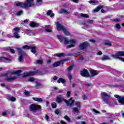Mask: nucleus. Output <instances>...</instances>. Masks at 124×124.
<instances>
[{"label": "nucleus", "instance_id": "obj_1", "mask_svg": "<svg viewBox=\"0 0 124 124\" xmlns=\"http://www.w3.org/2000/svg\"><path fill=\"white\" fill-rule=\"evenodd\" d=\"M57 36L60 42H63L64 39V44L66 45H67V44H70L67 46V49H69V48H72V47H75V45H76V41H75V40L72 39L69 41L67 38L63 37L62 35H57Z\"/></svg>", "mask_w": 124, "mask_h": 124}, {"label": "nucleus", "instance_id": "obj_2", "mask_svg": "<svg viewBox=\"0 0 124 124\" xmlns=\"http://www.w3.org/2000/svg\"><path fill=\"white\" fill-rule=\"evenodd\" d=\"M34 0H26V2H18L16 4V6H19V7H22L23 8H26V7H31L34 5L33 1Z\"/></svg>", "mask_w": 124, "mask_h": 124}, {"label": "nucleus", "instance_id": "obj_3", "mask_svg": "<svg viewBox=\"0 0 124 124\" xmlns=\"http://www.w3.org/2000/svg\"><path fill=\"white\" fill-rule=\"evenodd\" d=\"M56 25L57 31H62L65 35H69V34H70L69 32L67 31V30H66V28L63 26L62 25V24H61L60 23L57 22Z\"/></svg>", "mask_w": 124, "mask_h": 124}, {"label": "nucleus", "instance_id": "obj_4", "mask_svg": "<svg viewBox=\"0 0 124 124\" xmlns=\"http://www.w3.org/2000/svg\"><path fill=\"white\" fill-rule=\"evenodd\" d=\"M110 56L112 57L113 59H119L120 61L123 62H124V58L119 57H124V51H120L117 52V53L115 54H111Z\"/></svg>", "mask_w": 124, "mask_h": 124}, {"label": "nucleus", "instance_id": "obj_5", "mask_svg": "<svg viewBox=\"0 0 124 124\" xmlns=\"http://www.w3.org/2000/svg\"><path fill=\"white\" fill-rule=\"evenodd\" d=\"M29 109L30 111L31 112H36L37 110H39L40 109H41V106L39 105H36L34 104H32L29 107Z\"/></svg>", "mask_w": 124, "mask_h": 124}, {"label": "nucleus", "instance_id": "obj_6", "mask_svg": "<svg viewBox=\"0 0 124 124\" xmlns=\"http://www.w3.org/2000/svg\"><path fill=\"white\" fill-rule=\"evenodd\" d=\"M20 73H21V70H18L15 73V74H16L15 76L13 77H8L6 78V80H7V81H14L15 79H17L18 76L21 75H20Z\"/></svg>", "mask_w": 124, "mask_h": 124}, {"label": "nucleus", "instance_id": "obj_7", "mask_svg": "<svg viewBox=\"0 0 124 124\" xmlns=\"http://www.w3.org/2000/svg\"><path fill=\"white\" fill-rule=\"evenodd\" d=\"M101 96L103 99V101L107 103L108 102V100H109V98L110 97V95L109 94L105 93V92H102L101 93Z\"/></svg>", "mask_w": 124, "mask_h": 124}, {"label": "nucleus", "instance_id": "obj_8", "mask_svg": "<svg viewBox=\"0 0 124 124\" xmlns=\"http://www.w3.org/2000/svg\"><path fill=\"white\" fill-rule=\"evenodd\" d=\"M12 62V57L8 56L7 57H0V62Z\"/></svg>", "mask_w": 124, "mask_h": 124}, {"label": "nucleus", "instance_id": "obj_9", "mask_svg": "<svg viewBox=\"0 0 124 124\" xmlns=\"http://www.w3.org/2000/svg\"><path fill=\"white\" fill-rule=\"evenodd\" d=\"M115 97L117 98V100L119 102V103H120L121 105H124V97L121 96L119 95L115 94L114 95Z\"/></svg>", "mask_w": 124, "mask_h": 124}, {"label": "nucleus", "instance_id": "obj_10", "mask_svg": "<svg viewBox=\"0 0 124 124\" xmlns=\"http://www.w3.org/2000/svg\"><path fill=\"white\" fill-rule=\"evenodd\" d=\"M36 72H25L24 74H22V77H27L28 76H32V75H35Z\"/></svg>", "mask_w": 124, "mask_h": 124}, {"label": "nucleus", "instance_id": "obj_11", "mask_svg": "<svg viewBox=\"0 0 124 124\" xmlns=\"http://www.w3.org/2000/svg\"><path fill=\"white\" fill-rule=\"evenodd\" d=\"M73 99V98H71L69 101H67L66 99L64 100V102H65L67 106H72V105H73L75 100Z\"/></svg>", "mask_w": 124, "mask_h": 124}, {"label": "nucleus", "instance_id": "obj_12", "mask_svg": "<svg viewBox=\"0 0 124 124\" xmlns=\"http://www.w3.org/2000/svg\"><path fill=\"white\" fill-rule=\"evenodd\" d=\"M89 46V44L87 42H84L80 44L79 47V49L81 50H84V49H86L87 47Z\"/></svg>", "mask_w": 124, "mask_h": 124}, {"label": "nucleus", "instance_id": "obj_13", "mask_svg": "<svg viewBox=\"0 0 124 124\" xmlns=\"http://www.w3.org/2000/svg\"><path fill=\"white\" fill-rule=\"evenodd\" d=\"M80 75L81 76L83 77H88L90 76V74H89V72L88 70L84 69L80 72Z\"/></svg>", "mask_w": 124, "mask_h": 124}, {"label": "nucleus", "instance_id": "obj_14", "mask_svg": "<svg viewBox=\"0 0 124 124\" xmlns=\"http://www.w3.org/2000/svg\"><path fill=\"white\" fill-rule=\"evenodd\" d=\"M17 51H18V54L19 55V62H22V61H23V52H22V49L18 48Z\"/></svg>", "mask_w": 124, "mask_h": 124}, {"label": "nucleus", "instance_id": "obj_15", "mask_svg": "<svg viewBox=\"0 0 124 124\" xmlns=\"http://www.w3.org/2000/svg\"><path fill=\"white\" fill-rule=\"evenodd\" d=\"M30 26L32 28H37V27L39 26V24L34 22H31Z\"/></svg>", "mask_w": 124, "mask_h": 124}, {"label": "nucleus", "instance_id": "obj_16", "mask_svg": "<svg viewBox=\"0 0 124 124\" xmlns=\"http://www.w3.org/2000/svg\"><path fill=\"white\" fill-rule=\"evenodd\" d=\"M61 63H63V61L61 60L60 61H58L54 63H53V66L54 67H57V66H59L60 64Z\"/></svg>", "mask_w": 124, "mask_h": 124}, {"label": "nucleus", "instance_id": "obj_17", "mask_svg": "<svg viewBox=\"0 0 124 124\" xmlns=\"http://www.w3.org/2000/svg\"><path fill=\"white\" fill-rule=\"evenodd\" d=\"M65 100L66 99H65L64 98H63L62 97H57L56 98V102H57V103H61V102H62V101L64 102V100Z\"/></svg>", "mask_w": 124, "mask_h": 124}, {"label": "nucleus", "instance_id": "obj_18", "mask_svg": "<svg viewBox=\"0 0 124 124\" xmlns=\"http://www.w3.org/2000/svg\"><path fill=\"white\" fill-rule=\"evenodd\" d=\"M90 73L92 77H93V76H95V75H97L98 74L97 71H94L93 70H91Z\"/></svg>", "mask_w": 124, "mask_h": 124}, {"label": "nucleus", "instance_id": "obj_19", "mask_svg": "<svg viewBox=\"0 0 124 124\" xmlns=\"http://www.w3.org/2000/svg\"><path fill=\"white\" fill-rule=\"evenodd\" d=\"M46 31H47V32H52V30L49 29H52V27H51V25H46Z\"/></svg>", "mask_w": 124, "mask_h": 124}, {"label": "nucleus", "instance_id": "obj_20", "mask_svg": "<svg viewBox=\"0 0 124 124\" xmlns=\"http://www.w3.org/2000/svg\"><path fill=\"white\" fill-rule=\"evenodd\" d=\"M104 6H103V5L99 6L93 10V12H98L100 9H102V8H104Z\"/></svg>", "mask_w": 124, "mask_h": 124}, {"label": "nucleus", "instance_id": "obj_21", "mask_svg": "<svg viewBox=\"0 0 124 124\" xmlns=\"http://www.w3.org/2000/svg\"><path fill=\"white\" fill-rule=\"evenodd\" d=\"M72 110L74 113H77L78 114L80 113V109L78 108H73Z\"/></svg>", "mask_w": 124, "mask_h": 124}, {"label": "nucleus", "instance_id": "obj_22", "mask_svg": "<svg viewBox=\"0 0 124 124\" xmlns=\"http://www.w3.org/2000/svg\"><path fill=\"white\" fill-rule=\"evenodd\" d=\"M32 99L34 101H37L38 102H42L43 100L41 98L32 97Z\"/></svg>", "mask_w": 124, "mask_h": 124}, {"label": "nucleus", "instance_id": "obj_23", "mask_svg": "<svg viewBox=\"0 0 124 124\" xmlns=\"http://www.w3.org/2000/svg\"><path fill=\"white\" fill-rule=\"evenodd\" d=\"M19 31H20V28L19 27H16L15 28L12 32L13 33H14V32L16 33H19Z\"/></svg>", "mask_w": 124, "mask_h": 124}, {"label": "nucleus", "instance_id": "obj_24", "mask_svg": "<svg viewBox=\"0 0 124 124\" xmlns=\"http://www.w3.org/2000/svg\"><path fill=\"white\" fill-rule=\"evenodd\" d=\"M101 61L110 60L111 59L109 58L108 56L104 55L103 57L101 59Z\"/></svg>", "mask_w": 124, "mask_h": 124}, {"label": "nucleus", "instance_id": "obj_25", "mask_svg": "<svg viewBox=\"0 0 124 124\" xmlns=\"http://www.w3.org/2000/svg\"><path fill=\"white\" fill-rule=\"evenodd\" d=\"M59 13H60L61 14L62 13H65V14H69V12L67 11L66 10L62 9L59 12Z\"/></svg>", "mask_w": 124, "mask_h": 124}, {"label": "nucleus", "instance_id": "obj_26", "mask_svg": "<svg viewBox=\"0 0 124 124\" xmlns=\"http://www.w3.org/2000/svg\"><path fill=\"white\" fill-rule=\"evenodd\" d=\"M105 45H107L108 46H112V43L110 41H106L104 42Z\"/></svg>", "mask_w": 124, "mask_h": 124}, {"label": "nucleus", "instance_id": "obj_27", "mask_svg": "<svg viewBox=\"0 0 124 124\" xmlns=\"http://www.w3.org/2000/svg\"><path fill=\"white\" fill-rule=\"evenodd\" d=\"M26 34H27L28 35H30V36L31 35H33V33L31 30H27L26 31Z\"/></svg>", "mask_w": 124, "mask_h": 124}, {"label": "nucleus", "instance_id": "obj_28", "mask_svg": "<svg viewBox=\"0 0 124 124\" xmlns=\"http://www.w3.org/2000/svg\"><path fill=\"white\" fill-rule=\"evenodd\" d=\"M80 17H83V18H89V15L85 14H80Z\"/></svg>", "mask_w": 124, "mask_h": 124}, {"label": "nucleus", "instance_id": "obj_29", "mask_svg": "<svg viewBox=\"0 0 124 124\" xmlns=\"http://www.w3.org/2000/svg\"><path fill=\"white\" fill-rule=\"evenodd\" d=\"M75 105L77 107V108H78V109H80L81 108V103L79 102H76L75 103Z\"/></svg>", "mask_w": 124, "mask_h": 124}, {"label": "nucleus", "instance_id": "obj_30", "mask_svg": "<svg viewBox=\"0 0 124 124\" xmlns=\"http://www.w3.org/2000/svg\"><path fill=\"white\" fill-rule=\"evenodd\" d=\"M61 82L63 84V83H65V81L63 79V78H60L57 80V83L60 84Z\"/></svg>", "mask_w": 124, "mask_h": 124}, {"label": "nucleus", "instance_id": "obj_31", "mask_svg": "<svg viewBox=\"0 0 124 124\" xmlns=\"http://www.w3.org/2000/svg\"><path fill=\"white\" fill-rule=\"evenodd\" d=\"M9 99L10 101H12L13 102L16 101V98H15V97H13V96L9 97Z\"/></svg>", "mask_w": 124, "mask_h": 124}, {"label": "nucleus", "instance_id": "obj_32", "mask_svg": "<svg viewBox=\"0 0 124 124\" xmlns=\"http://www.w3.org/2000/svg\"><path fill=\"white\" fill-rule=\"evenodd\" d=\"M30 49H31V52L32 53H35V51H36L35 46H32V47L31 46Z\"/></svg>", "mask_w": 124, "mask_h": 124}, {"label": "nucleus", "instance_id": "obj_33", "mask_svg": "<svg viewBox=\"0 0 124 124\" xmlns=\"http://www.w3.org/2000/svg\"><path fill=\"white\" fill-rule=\"evenodd\" d=\"M18 33H16V32L13 33L14 36L15 37V38H17V39L20 38V36Z\"/></svg>", "mask_w": 124, "mask_h": 124}, {"label": "nucleus", "instance_id": "obj_34", "mask_svg": "<svg viewBox=\"0 0 124 124\" xmlns=\"http://www.w3.org/2000/svg\"><path fill=\"white\" fill-rule=\"evenodd\" d=\"M36 3L38 5H41L42 4V0H36Z\"/></svg>", "mask_w": 124, "mask_h": 124}, {"label": "nucleus", "instance_id": "obj_35", "mask_svg": "<svg viewBox=\"0 0 124 124\" xmlns=\"http://www.w3.org/2000/svg\"><path fill=\"white\" fill-rule=\"evenodd\" d=\"M64 118L66 121H67L69 123H70V118H69V117H68L67 115L65 116Z\"/></svg>", "mask_w": 124, "mask_h": 124}, {"label": "nucleus", "instance_id": "obj_36", "mask_svg": "<svg viewBox=\"0 0 124 124\" xmlns=\"http://www.w3.org/2000/svg\"><path fill=\"white\" fill-rule=\"evenodd\" d=\"M56 56H57V57H62L64 56V54H63V53H57L56 54Z\"/></svg>", "mask_w": 124, "mask_h": 124}, {"label": "nucleus", "instance_id": "obj_37", "mask_svg": "<svg viewBox=\"0 0 124 124\" xmlns=\"http://www.w3.org/2000/svg\"><path fill=\"white\" fill-rule=\"evenodd\" d=\"M23 49H31V46L28 45H25L22 46Z\"/></svg>", "mask_w": 124, "mask_h": 124}, {"label": "nucleus", "instance_id": "obj_38", "mask_svg": "<svg viewBox=\"0 0 124 124\" xmlns=\"http://www.w3.org/2000/svg\"><path fill=\"white\" fill-rule=\"evenodd\" d=\"M82 25L83 26L82 27L83 29H87V23H86L85 22H83L82 23Z\"/></svg>", "mask_w": 124, "mask_h": 124}, {"label": "nucleus", "instance_id": "obj_39", "mask_svg": "<svg viewBox=\"0 0 124 124\" xmlns=\"http://www.w3.org/2000/svg\"><path fill=\"white\" fill-rule=\"evenodd\" d=\"M51 106L52 107V108H56V107H57V104H56L55 102H53L51 104Z\"/></svg>", "mask_w": 124, "mask_h": 124}, {"label": "nucleus", "instance_id": "obj_40", "mask_svg": "<svg viewBox=\"0 0 124 124\" xmlns=\"http://www.w3.org/2000/svg\"><path fill=\"white\" fill-rule=\"evenodd\" d=\"M90 3H94V4H96L97 3V1L93 0H91L89 1Z\"/></svg>", "mask_w": 124, "mask_h": 124}, {"label": "nucleus", "instance_id": "obj_41", "mask_svg": "<svg viewBox=\"0 0 124 124\" xmlns=\"http://www.w3.org/2000/svg\"><path fill=\"white\" fill-rule=\"evenodd\" d=\"M82 99H83V100H87L88 99V96L86 95H83Z\"/></svg>", "mask_w": 124, "mask_h": 124}, {"label": "nucleus", "instance_id": "obj_42", "mask_svg": "<svg viewBox=\"0 0 124 124\" xmlns=\"http://www.w3.org/2000/svg\"><path fill=\"white\" fill-rule=\"evenodd\" d=\"M36 62L39 64H41L43 62V61L42 60H36Z\"/></svg>", "mask_w": 124, "mask_h": 124}, {"label": "nucleus", "instance_id": "obj_43", "mask_svg": "<svg viewBox=\"0 0 124 124\" xmlns=\"http://www.w3.org/2000/svg\"><path fill=\"white\" fill-rule=\"evenodd\" d=\"M22 14H23V11H20L17 13V16H20Z\"/></svg>", "mask_w": 124, "mask_h": 124}, {"label": "nucleus", "instance_id": "obj_44", "mask_svg": "<svg viewBox=\"0 0 124 124\" xmlns=\"http://www.w3.org/2000/svg\"><path fill=\"white\" fill-rule=\"evenodd\" d=\"M28 80L29 81V82H33V81H34V78H29Z\"/></svg>", "mask_w": 124, "mask_h": 124}, {"label": "nucleus", "instance_id": "obj_45", "mask_svg": "<svg viewBox=\"0 0 124 124\" xmlns=\"http://www.w3.org/2000/svg\"><path fill=\"white\" fill-rule=\"evenodd\" d=\"M67 76L70 81H71V79H72V76H71V75H70V74H68Z\"/></svg>", "mask_w": 124, "mask_h": 124}, {"label": "nucleus", "instance_id": "obj_46", "mask_svg": "<svg viewBox=\"0 0 124 124\" xmlns=\"http://www.w3.org/2000/svg\"><path fill=\"white\" fill-rule=\"evenodd\" d=\"M115 27H116V29H121V25H120V24H116L115 25Z\"/></svg>", "mask_w": 124, "mask_h": 124}, {"label": "nucleus", "instance_id": "obj_47", "mask_svg": "<svg viewBox=\"0 0 124 124\" xmlns=\"http://www.w3.org/2000/svg\"><path fill=\"white\" fill-rule=\"evenodd\" d=\"M93 112H94V113H95V114H99V111L96 110V109H93Z\"/></svg>", "mask_w": 124, "mask_h": 124}, {"label": "nucleus", "instance_id": "obj_48", "mask_svg": "<svg viewBox=\"0 0 124 124\" xmlns=\"http://www.w3.org/2000/svg\"><path fill=\"white\" fill-rule=\"evenodd\" d=\"M10 51L12 54H14V53H15V50L12 48H10Z\"/></svg>", "mask_w": 124, "mask_h": 124}, {"label": "nucleus", "instance_id": "obj_49", "mask_svg": "<svg viewBox=\"0 0 124 124\" xmlns=\"http://www.w3.org/2000/svg\"><path fill=\"white\" fill-rule=\"evenodd\" d=\"M51 13H52L51 10H49L46 12L47 15H51Z\"/></svg>", "mask_w": 124, "mask_h": 124}, {"label": "nucleus", "instance_id": "obj_50", "mask_svg": "<svg viewBox=\"0 0 124 124\" xmlns=\"http://www.w3.org/2000/svg\"><path fill=\"white\" fill-rule=\"evenodd\" d=\"M70 93H71V92L70 91L67 92V97H69V96H70Z\"/></svg>", "mask_w": 124, "mask_h": 124}, {"label": "nucleus", "instance_id": "obj_51", "mask_svg": "<svg viewBox=\"0 0 124 124\" xmlns=\"http://www.w3.org/2000/svg\"><path fill=\"white\" fill-rule=\"evenodd\" d=\"M7 112H4L2 113V116H3L4 117H5V116H7Z\"/></svg>", "mask_w": 124, "mask_h": 124}, {"label": "nucleus", "instance_id": "obj_52", "mask_svg": "<svg viewBox=\"0 0 124 124\" xmlns=\"http://www.w3.org/2000/svg\"><path fill=\"white\" fill-rule=\"evenodd\" d=\"M72 70V66H70L68 68V71L69 72V71H71Z\"/></svg>", "mask_w": 124, "mask_h": 124}, {"label": "nucleus", "instance_id": "obj_53", "mask_svg": "<svg viewBox=\"0 0 124 124\" xmlns=\"http://www.w3.org/2000/svg\"><path fill=\"white\" fill-rule=\"evenodd\" d=\"M97 55H98V56H101V55H102V52L98 51L97 53Z\"/></svg>", "mask_w": 124, "mask_h": 124}, {"label": "nucleus", "instance_id": "obj_54", "mask_svg": "<svg viewBox=\"0 0 124 124\" xmlns=\"http://www.w3.org/2000/svg\"><path fill=\"white\" fill-rule=\"evenodd\" d=\"M113 21H114V22H120L121 20H120V19L119 18H116V19H114Z\"/></svg>", "mask_w": 124, "mask_h": 124}, {"label": "nucleus", "instance_id": "obj_55", "mask_svg": "<svg viewBox=\"0 0 124 124\" xmlns=\"http://www.w3.org/2000/svg\"><path fill=\"white\" fill-rule=\"evenodd\" d=\"M24 93L26 95H30V93H29V92L26 91L24 92Z\"/></svg>", "mask_w": 124, "mask_h": 124}, {"label": "nucleus", "instance_id": "obj_56", "mask_svg": "<svg viewBox=\"0 0 124 124\" xmlns=\"http://www.w3.org/2000/svg\"><path fill=\"white\" fill-rule=\"evenodd\" d=\"M55 113L56 115H59V114H60V111L59 110H55Z\"/></svg>", "mask_w": 124, "mask_h": 124}, {"label": "nucleus", "instance_id": "obj_57", "mask_svg": "<svg viewBox=\"0 0 124 124\" xmlns=\"http://www.w3.org/2000/svg\"><path fill=\"white\" fill-rule=\"evenodd\" d=\"M51 61H52V59H49V60H47V63H50V62H51Z\"/></svg>", "mask_w": 124, "mask_h": 124}, {"label": "nucleus", "instance_id": "obj_58", "mask_svg": "<svg viewBox=\"0 0 124 124\" xmlns=\"http://www.w3.org/2000/svg\"><path fill=\"white\" fill-rule=\"evenodd\" d=\"M41 16H42L41 15H40L39 14L37 15V18H41Z\"/></svg>", "mask_w": 124, "mask_h": 124}, {"label": "nucleus", "instance_id": "obj_59", "mask_svg": "<svg viewBox=\"0 0 124 124\" xmlns=\"http://www.w3.org/2000/svg\"><path fill=\"white\" fill-rule=\"evenodd\" d=\"M72 1H73V2H75L76 3H77L78 2V0H71Z\"/></svg>", "mask_w": 124, "mask_h": 124}, {"label": "nucleus", "instance_id": "obj_60", "mask_svg": "<svg viewBox=\"0 0 124 124\" xmlns=\"http://www.w3.org/2000/svg\"><path fill=\"white\" fill-rule=\"evenodd\" d=\"M89 41L90 42H92V43H94V42H95V41L94 40H89Z\"/></svg>", "mask_w": 124, "mask_h": 124}, {"label": "nucleus", "instance_id": "obj_61", "mask_svg": "<svg viewBox=\"0 0 124 124\" xmlns=\"http://www.w3.org/2000/svg\"><path fill=\"white\" fill-rule=\"evenodd\" d=\"M36 87H38V86H40V83L39 82L36 83Z\"/></svg>", "mask_w": 124, "mask_h": 124}, {"label": "nucleus", "instance_id": "obj_62", "mask_svg": "<svg viewBox=\"0 0 124 124\" xmlns=\"http://www.w3.org/2000/svg\"><path fill=\"white\" fill-rule=\"evenodd\" d=\"M45 118H46V121H48L49 120V117H48L47 115H46Z\"/></svg>", "mask_w": 124, "mask_h": 124}, {"label": "nucleus", "instance_id": "obj_63", "mask_svg": "<svg viewBox=\"0 0 124 124\" xmlns=\"http://www.w3.org/2000/svg\"><path fill=\"white\" fill-rule=\"evenodd\" d=\"M88 23V24H93V20H89Z\"/></svg>", "mask_w": 124, "mask_h": 124}, {"label": "nucleus", "instance_id": "obj_64", "mask_svg": "<svg viewBox=\"0 0 124 124\" xmlns=\"http://www.w3.org/2000/svg\"><path fill=\"white\" fill-rule=\"evenodd\" d=\"M61 124H66V123H65V122H64V121H62L61 122Z\"/></svg>", "mask_w": 124, "mask_h": 124}]
</instances>
